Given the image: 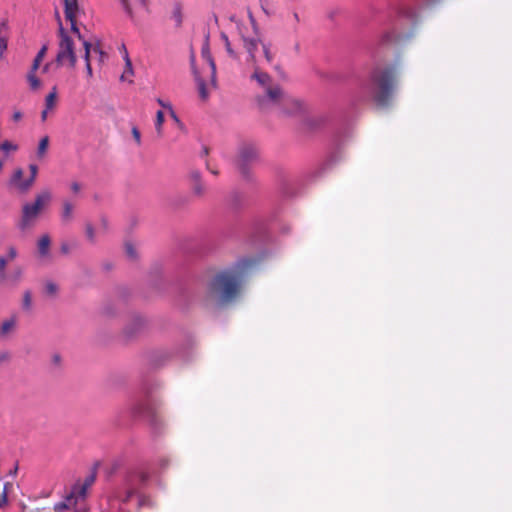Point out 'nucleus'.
I'll use <instances>...</instances> for the list:
<instances>
[{
    "label": "nucleus",
    "mask_w": 512,
    "mask_h": 512,
    "mask_svg": "<svg viewBox=\"0 0 512 512\" xmlns=\"http://www.w3.org/2000/svg\"><path fill=\"white\" fill-rule=\"evenodd\" d=\"M400 72L401 63L396 59L394 62L373 65L361 80L363 92L369 96L377 109L385 110L392 105Z\"/></svg>",
    "instance_id": "f257e3e1"
},
{
    "label": "nucleus",
    "mask_w": 512,
    "mask_h": 512,
    "mask_svg": "<svg viewBox=\"0 0 512 512\" xmlns=\"http://www.w3.org/2000/svg\"><path fill=\"white\" fill-rule=\"evenodd\" d=\"M262 257H243L228 269L215 274L208 284V295L218 304L232 302L240 292V288L248 271L260 263Z\"/></svg>",
    "instance_id": "f03ea898"
},
{
    "label": "nucleus",
    "mask_w": 512,
    "mask_h": 512,
    "mask_svg": "<svg viewBox=\"0 0 512 512\" xmlns=\"http://www.w3.org/2000/svg\"><path fill=\"white\" fill-rule=\"evenodd\" d=\"M156 384L148 378H143L140 384L141 398L131 407V414L134 418H141L147 421L154 435L162 433L164 424L157 413L156 400L151 397Z\"/></svg>",
    "instance_id": "7ed1b4c3"
},
{
    "label": "nucleus",
    "mask_w": 512,
    "mask_h": 512,
    "mask_svg": "<svg viewBox=\"0 0 512 512\" xmlns=\"http://www.w3.org/2000/svg\"><path fill=\"white\" fill-rule=\"evenodd\" d=\"M256 101L261 110L268 109L270 105H276L281 108L283 114L288 116L299 115L304 111L303 103L286 95L280 86L267 87L263 95L256 97Z\"/></svg>",
    "instance_id": "20e7f679"
},
{
    "label": "nucleus",
    "mask_w": 512,
    "mask_h": 512,
    "mask_svg": "<svg viewBox=\"0 0 512 512\" xmlns=\"http://www.w3.org/2000/svg\"><path fill=\"white\" fill-rule=\"evenodd\" d=\"M415 27L416 14L414 8L408 5L402 6L399 9L394 31L384 35L383 43L410 39L414 35Z\"/></svg>",
    "instance_id": "39448f33"
},
{
    "label": "nucleus",
    "mask_w": 512,
    "mask_h": 512,
    "mask_svg": "<svg viewBox=\"0 0 512 512\" xmlns=\"http://www.w3.org/2000/svg\"><path fill=\"white\" fill-rule=\"evenodd\" d=\"M260 153L257 145L252 142H243L238 147L235 165L244 181H255L252 166L259 161Z\"/></svg>",
    "instance_id": "423d86ee"
},
{
    "label": "nucleus",
    "mask_w": 512,
    "mask_h": 512,
    "mask_svg": "<svg viewBox=\"0 0 512 512\" xmlns=\"http://www.w3.org/2000/svg\"><path fill=\"white\" fill-rule=\"evenodd\" d=\"M58 37V52L55 58L56 66H62L67 60L69 67L74 68L77 64L74 41L68 34L67 30L63 27L61 20H59Z\"/></svg>",
    "instance_id": "0eeeda50"
},
{
    "label": "nucleus",
    "mask_w": 512,
    "mask_h": 512,
    "mask_svg": "<svg viewBox=\"0 0 512 512\" xmlns=\"http://www.w3.org/2000/svg\"><path fill=\"white\" fill-rule=\"evenodd\" d=\"M51 199L48 191L41 192L35 198L33 203H26L22 207V215L18 227L20 230H26L39 216L44 205Z\"/></svg>",
    "instance_id": "6e6552de"
},
{
    "label": "nucleus",
    "mask_w": 512,
    "mask_h": 512,
    "mask_svg": "<svg viewBox=\"0 0 512 512\" xmlns=\"http://www.w3.org/2000/svg\"><path fill=\"white\" fill-rule=\"evenodd\" d=\"M147 320L141 315H133L123 328V335L127 340L138 337L147 328Z\"/></svg>",
    "instance_id": "1a4fd4ad"
},
{
    "label": "nucleus",
    "mask_w": 512,
    "mask_h": 512,
    "mask_svg": "<svg viewBox=\"0 0 512 512\" xmlns=\"http://www.w3.org/2000/svg\"><path fill=\"white\" fill-rule=\"evenodd\" d=\"M63 2L65 18L71 24V32L83 43V40L86 39L80 32L76 22V14L79 11L78 2L77 0H63Z\"/></svg>",
    "instance_id": "9d476101"
},
{
    "label": "nucleus",
    "mask_w": 512,
    "mask_h": 512,
    "mask_svg": "<svg viewBox=\"0 0 512 512\" xmlns=\"http://www.w3.org/2000/svg\"><path fill=\"white\" fill-rule=\"evenodd\" d=\"M173 356V352L167 349L152 350L147 353V364L152 369L163 367Z\"/></svg>",
    "instance_id": "9b49d317"
},
{
    "label": "nucleus",
    "mask_w": 512,
    "mask_h": 512,
    "mask_svg": "<svg viewBox=\"0 0 512 512\" xmlns=\"http://www.w3.org/2000/svg\"><path fill=\"white\" fill-rule=\"evenodd\" d=\"M196 299V290L195 288L188 284L182 283L177 288V296L176 301L177 304L182 308H187L191 303Z\"/></svg>",
    "instance_id": "f8f14e48"
},
{
    "label": "nucleus",
    "mask_w": 512,
    "mask_h": 512,
    "mask_svg": "<svg viewBox=\"0 0 512 512\" xmlns=\"http://www.w3.org/2000/svg\"><path fill=\"white\" fill-rule=\"evenodd\" d=\"M188 180L192 194L197 198L203 197L206 193V186L202 180L201 172L197 169H191L188 172Z\"/></svg>",
    "instance_id": "ddd939ff"
},
{
    "label": "nucleus",
    "mask_w": 512,
    "mask_h": 512,
    "mask_svg": "<svg viewBox=\"0 0 512 512\" xmlns=\"http://www.w3.org/2000/svg\"><path fill=\"white\" fill-rule=\"evenodd\" d=\"M267 239V230L263 223L256 222L252 227V232L250 235V243L252 245H256L258 243H263Z\"/></svg>",
    "instance_id": "4468645a"
},
{
    "label": "nucleus",
    "mask_w": 512,
    "mask_h": 512,
    "mask_svg": "<svg viewBox=\"0 0 512 512\" xmlns=\"http://www.w3.org/2000/svg\"><path fill=\"white\" fill-rule=\"evenodd\" d=\"M9 38L8 20L2 19L0 22V58H3L4 52L7 50Z\"/></svg>",
    "instance_id": "2eb2a0df"
},
{
    "label": "nucleus",
    "mask_w": 512,
    "mask_h": 512,
    "mask_svg": "<svg viewBox=\"0 0 512 512\" xmlns=\"http://www.w3.org/2000/svg\"><path fill=\"white\" fill-rule=\"evenodd\" d=\"M29 170H30V177L18 184V189L22 193L27 192L34 184L37 173H38V166L36 164H30Z\"/></svg>",
    "instance_id": "dca6fc26"
},
{
    "label": "nucleus",
    "mask_w": 512,
    "mask_h": 512,
    "mask_svg": "<svg viewBox=\"0 0 512 512\" xmlns=\"http://www.w3.org/2000/svg\"><path fill=\"white\" fill-rule=\"evenodd\" d=\"M162 275L163 269L160 264H155L151 267L150 270V281L154 288L161 290L162 289Z\"/></svg>",
    "instance_id": "f3484780"
},
{
    "label": "nucleus",
    "mask_w": 512,
    "mask_h": 512,
    "mask_svg": "<svg viewBox=\"0 0 512 512\" xmlns=\"http://www.w3.org/2000/svg\"><path fill=\"white\" fill-rule=\"evenodd\" d=\"M183 7L178 1L172 4L170 19L174 21L176 28H181L183 24Z\"/></svg>",
    "instance_id": "a211bd4d"
},
{
    "label": "nucleus",
    "mask_w": 512,
    "mask_h": 512,
    "mask_svg": "<svg viewBox=\"0 0 512 512\" xmlns=\"http://www.w3.org/2000/svg\"><path fill=\"white\" fill-rule=\"evenodd\" d=\"M193 75L195 77V81L197 83V88L199 92V96L202 100H206L209 96L206 83L204 79L200 76L197 68L193 67Z\"/></svg>",
    "instance_id": "6ab92c4d"
},
{
    "label": "nucleus",
    "mask_w": 512,
    "mask_h": 512,
    "mask_svg": "<svg viewBox=\"0 0 512 512\" xmlns=\"http://www.w3.org/2000/svg\"><path fill=\"white\" fill-rule=\"evenodd\" d=\"M279 192L282 198L289 199L296 195V188L290 181L283 180L280 184Z\"/></svg>",
    "instance_id": "aec40b11"
},
{
    "label": "nucleus",
    "mask_w": 512,
    "mask_h": 512,
    "mask_svg": "<svg viewBox=\"0 0 512 512\" xmlns=\"http://www.w3.org/2000/svg\"><path fill=\"white\" fill-rule=\"evenodd\" d=\"M338 161V157L336 155H331L330 158L318 169L310 174L311 179H316L322 176L327 169H329L333 164Z\"/></svg>",
    "instance_id": "412c9836"
},
{
    "label": "nucleus",
    "mask_w": 512,
    "mask_h": 512,
    "mask_svg": "<svg viewBox=\"0 0 512 512\" xmlns=\"http://www.w3.org/2000/svg\"><path fill=\"white\" fill-rule=\"evenodd\" d=\"M74 499V492H70L66 497L65 500L55 504L54 506V512H68L74 507L72 505V501Z\"/></svg>",
    "instance_id": "4be33fe9"
},
{
    "label": "nucleus",
    "mask_w": 512,
    "mask_h": 512,
    "mask_svg": "<svg viewBox=\"0 0 512 512\" xmlns=\"http://www.w3.org/2000/svg\"><path fill=\"white\" fill-rule=\"evenodd\" d=\"M325 123V118L323 116L310 117L306 118L304 121L307 129L314 131L320 129Z\"/></svg>",
    "instance_id": "5701e85b"
},
{
    "label": "nucleus",
    "mask_w": 512,
    "mask_h": 512,
    "mask_svg": "<svg viewBox=\"0 0 512 512\" xmlns=\"http://www.w3.org/2000/svg\"><path fill=\"white\" fill-rule=\"evenodd\" d=\"M201 55H202L203 59H205L208 62L210 68L214 69L215 61H214V59H213V57L211 55V52H210L209 36L206 37V41H205V43L202 46Z\"/></svg>",
    "instance_id": "b1692460"
},
{
    "label": "nucleus",
    "mask_w": 512,
    "mask_h": 512,
    "mask_svg": "<svg viewBox=\"0 0 512 512\" xmlns=\"http://www.w3.org/2000/svg\"><path fill=\"white\" fill-rule=\"evenodd\" d=\"M51 244L50 237L48 235H43L39 241H38V252L39 254L44 257L49 252V247Z\"/></svg>",
    "instance_id": "393cba45"
},
{
    "label": "nucleus",
    "mask_w": 512,
    "mask_h": 512,
    "mask_svg": "<svg viewBox=\"0 0 512 512\" xmlns=\"http://www.w3.org/2000/svg\"><path fill=\"white\" fill-rule=\"evenodd\" d=\"M251 78L256 80L258 84L263 87L270 84L271 82V77L269 74L265 72H260L258 70H255V72L251 75Z\"/></svg>",
    "instance_id": "a878e982"
},
{
    "label": "nucleus",
    "mask_w": 512,
    "mask_h": 512,
    "mask_svg": "<svg viewBox=\"0 0 512 512\" xmlns=\"http://www.w3.org/2000/svg\"><path fill=\"white\" fill-rule=\"evenodd\" d=\"M16 327V317L12 316L11 318L5 320L0 327L1 336H6Z\"/></svg>",
    "instance_id": "bb28decb"
},
{
    "label": "nucleus",
    "mask_w": 512,
    "mask_h": 512,
    "mask_svg": "<svg viewBox=\"0 0 512 512\" xmlns=\"http://www.w3.org/2000/svg\"><path fill=\"white\" fill-rule=\"evenodd\" d=\"M124 248H125V254L130 260H132V261L138 260L139 256H138L137 249L131 241H126Z\"/></svg>",
    "instance_id": "cd10ccee"
},
{
    "label": "nucleus",
    "mask_w": 512,
    "mask_h": 512,
    "mask_svg": "<svg viewBox=\"0 0 512 512\" xmlns=\"http://www.w3.org/2000/svg\"><path fill=\"white\" fill-rule=\"evenodd\" d=\"M244 46L249 53L251 60L255 59V51L257 50L258 41L255 39L244 38Z\"/></svg>",
    "instance_id": "c85d7f7f"
},
{
    "label": "nucleus",
    "mask_w": 512,
    "mask_h": 512,
    "mask_svg": "<svg viewBox=\"0 0 512 512\" xmlns=\"http://www.w3.org/2000/svg\"><path fill=\"white\" fill-rule=\"evenodd\" d=\"M72 213H73V205L70 202L65 201L63 203V210H62V213H61L62 221L65 222V223L71 221Z\"/></svg>",
    "instance_id": "c756f323"
},
{
    "label": "nucleus",
    "mask_w": 512,
    "mask_h": 512,
    "mask_svg": "<svg viewBox=\"0 0 512 512\" xmlns=\"http://www.w3.org/2000/svg\"><path fill=\"white\" fill-rule=\"evenodd\" d=\"M124 61H125V69H124L123 74L120 77L121 81L125 80L126 75H133L134 74L132 62H131V59L129 58V54H128L127 50H125Z\"/></svg>",
    "instance_id": "7c9ffc66"
},
{
    "label": "nucleus",
    "mask_w": 512,
    "mask_h": 512,
    "mask_svg": "<svg viewBox=\"0 0 512 512\" xmlns=\"http://www.w3.org/2000/svg\"><path fill=\"white\" fill-rule=\"evenodd\" d=\"M26 79L29 83L30 89L33 91L38 90L42 85L41 80L36 76V74L27 73Z\"/></svg>",
    "instance_id": "2f4dec72"
},
{
    "label": "nucleus",
    "mask_w": 512,
    "mask_h": 512,
    "mask_svg": "<svg viewBox=\"0 0 512 512\" xmlns=\"http://www.w3.org/2000/svg\"><path fill=\"white\" fill-rule=\"evenodd\" d=\"M56 99H57V90H56V87L54 86L52 88V91L45 98L46 109H52L55 106Z\"/></svg>",
    "instance_id": "473e14b6"
},
{
    "label": "nucleus",
    "mask_w": 512,
    "mask_h": 512,
    "mask_svg": "<svg viewBox=\"0 0 512 512\" xmlns=\"http://www.w3.org/2000/svg\"><path fill=\"white\" fill-rule=\"evenodd\" d=\"M32 308V293L30 290H26L23 293L22 309L24 311H30Z\"/></svg>",
    "instance_id": "72a5a7b5"
},
{
    "label": "nucleus",
    "mask_w": 512,
    "mask_h": 512,
    "mask_svg": "<svg viewBox=\"0 0 512 512\" xmlns=\"http://www.w3.org/2000/svg\"><path fill=\"white\" fill-rule=\"evenodd\" d=\"M48 145H49V137L44 136L43 138H41V140L39 141V144H38V148H37V156L39 158H42L44 156V154L47 151Z\"/></svg>",
    "instance_id": "f704fd0d"
},
{
    "label": "nucleus",
    "mask_w": 512,
    "mask_h": 512,
    "mask_svg": "<svg viewBox=\"0 0 512 512\" xmlns=\"http://www.w3.org/2000/svg\"><path fill=\"white\" fill-rule=\"evenodd\" d=\"M220 37H221V39H222V40H223V42H224L225 49H226V51H227L228 55H229L231 58H233V59H237V53H236V52L233 50V48L231 47V43H230V41H229L228 36H227L224 32H222V33L220 34Z\"/></svg>",
    "instance_id": "c9c22d12"
},
{
    "label": "nucleus",
    "mask_w": 512,
    "mask_h": 512,
    "mask_svg": "<svg viewBox=\"0 0 512 512\" xmlns=\"http://www.w3.org/2000/svg\"><path fill=\"white\" fill-rule=\"evenodd\" d=\"M164 113L162 110H158L156 113V120H155V129L158 134V136L162 135V126L164 123Z\"/></svg>",
    "instance_id": "e433bc0d"
},
{
    "label": "nucleus",
    "mask_w": 512,
    "mask_h": 512,
    "mask_svg": "<svg viewBox=\"0 0 512 512\" xmlns=\"http://www.w3.org/2000/svg\"><path fill=\"white\" fill-rule=\"evenodd\" d=\"M23 174H24L23 170L21 168H17L14 171V173H13L11 179H10V184L11 185H16L18 187V184L23 182L22 181Z\"/></svg>",
    "instance_id": "4c0bfd02"
},
{
    "label": "nucleus",
    "mask_w": 512,
    "mask_h": 512,
    "mask_svg": "<svg viewBox=\"0 0 512 512\" xmlns=\"http://www.w3.org/2000/svg\"><path fill=\"white\" fill-rule=\"evenodd\" d=\"M76 491H77L78 497L84 498L86 496L87 487H86V485H82L80 487L74 486L73 490L71 491V492H74V499L72 501L73 506H76V503H77Z\"/></svg>",
    "instance_id": "58836bf2"
},
{
    "label": "nucleus",
    "mask_w": 512,
    "mask_h": 512,
    "mask_svg": "<svg viewBox=\"0 0 512 512\" xmlns=\"http://www.w3.org/2000/svg\"><path fill=\"white\" fill-rule=\"evenodd\" d=\"M0 150H2L5 153H9L11 151L14 152L18 150V145L8 140H5L3 143H0Z\"/></svg>",
    "instance_id": "ea45409f"
},
{
    "label": "nucleus",
    "mask_w": 512,
    "mask_h": 512,
    "mask_svg": "<svg viewBox=\"0 0 512 512\" xmlns=\"http://www.w3.org/2000/svg\"><path fill=\"white\" fill-rule=\"evenodd\" d=\"M8 259L5 256H0V280L3 282L7 279L6 266Z\"/></svg>",
    "instance_id": "a19ab883"
},
{
    "label": "nucleus",
    "mask_w": 512,
    "mask_h": 512,
    "mask_svg": "<svg viewBox=\"0 0 512 512\" xmlns=\"http://www.w3.org/2000/svg\"><path fill=\"white\" fill-rule=\"evenodd\" d=\"M83 47H84V60L87 63H91L90 62V54H91V50H93V47L92 44L88 41V40H83Z\"/></svg>",
    "instance_id": "79ce46f5"
},
{
    "label": "nucleus",
    "mask_w": 512,
    "mask_h": 512,
    "mask_svg": "<svg viewBox=\"0 0 512 512\" xmlns=\"http://www.w3.org/2000/svg\"><path fill=\"white\" fill-rule=\"evenodd\" d=\"M230 204L231 206H233L234 208H238L240 206V203H241V194L237 191H233L231 194H230Z\"/></svg>",
    "instance_id": "37998d69"
},
{
    "label": "nucleus",
    "mask_w": 512,
    "mask_h": 512,
    "mask_svg": "<svg viewBox=\"0 0 512 512\" xmlns=\"http://www.w3.org/2000/svg\"><path fill=\"white\" fill-rule=\"evenodd\" d=\"M44 290L47 295L53 296L57 293L58 286L54 282L48 281L45 284Z\"/></svg>",
    "instance_id": "c03bdc74"
},
{
    "label": "nucleus",
    "mask_w": 512,
    "mask_h": 512,
    "mask_svg": "<svg viewBox=\"0 0 512 512\" xmlns=\"http://www.w3.org/2000/svg\"><path fill=\"white\" fill-rule=\"evenodd\" d=\"M85 232H86L87 239L90 242H94L95 241V230H94V227L92 226V224H90V223L86 224Z\"/></svg>",
    "instance_id": "a18cd8bd"
},
{
    "label": "nucleus",
    "mask_w": 512,
    "mask_h": 512,
    "mask_svg": "<svg viewBox=\"0 0 512 512\" xmlns=\"http://www.w3.org/2000/svg\"><path fill=\"white\" fill-rule=\"evenodd\" d=\"M127 491L125 501H128L131 497L136 494V489L130 484L129 479H126Z\"/></svg>",
    "instance_id": "49530a36"
},
{
    "label": "nucleus",
    "mask_w": 512,
    "mask_h": 512,
    "mask_svg": "<svg viewBox=\"0 0 512 512\" xmlns=\"http://www.w3.org/2000/svg\"><path fill=\"white\" fill-rule=\"evenodd\" d=\"M47 51H48V44L45 43V44H43L41 49L38 51L37 55L35 56V59H38L40 62H42V60L45 57Z\"/></svg>",
    "instance_id": "de8ad7c7"
},
{
    "label": "nucleus",
    "mask_w": 512,
    "mask_h": 512,
    "mask_svg": "<svg viewBox=\"0 0 512 512\" xmlns=\"http://www.w3.org/2000/svg\"><path fill=\"white\" fill-rule=\"evenodd\" d=\"M121 1V4L126 12V14L128 15V17H130L131 19L133 18V11L128 3V0H120Z\"/></svg>",
    "instance_id": "09e8293b"
},
{
    "label": "nucleus",
    "mask_w": 512,
    "mask_h": 512,
    "mask_svg": "<svg viewBox=\"0 0 512 512\" xmlns=\"http://www.w3.org/2000/svg\"><path fill=\"white\" fill-rule=\"evenodd\" d=\"M7 488H8V483L5 484L3 494L0 497V507H3L5 505H7V503H8Z\"/></svg>",
    "instance_id": "8fccbe9b"
},
{
    "label": "nucleus",
    "mask_w": 512,
    "mask_h": 512,
    "mask_svg": "<svg viewBox=\"0 0 512 512\" xmlns=\"http://www.w3.org/2000/svg\"><path fill=\"white\" fill-rule=\"evenodd\" d=\"M103 314L112 316L115 314V309L112 304H107L103 307Z\"/></svg>",
    "instance_id": "3c124183"
},
{
    "label": "nucleus",
    "mask_w": 512,
    "mask_h": 512,
    "mask_svg": "<svg viewBox=\"0 0 512 512\" xmlns=\"http://www.w3.org/2000/svg\"><path fill=\"white\" fill-rule=\"evenodd\" d=\"M93 52H95V53H98V54H99L100 61H103L105 58H107V57H108V55H107L105 52H103V51L101 50V48H100V45H99V44H97V45H95V46L93 47Z\"/></svg>",
    "instance_id": "603ef678"
},
{
    "label": "nucleus",
    "mask_w": 512,
    "mask_h": 512,
    "mask_svg": "<svg viewBox=\"0 0 512 512\" xmlns=\"http://www.w3.org/2000/svg\"><path fill=\"white\" fill-rule=\"evenodd\" d=\"M132 135H133V138L135 139V141L137 142L138 145L141 144V134H140V131L137 127H133L132 128Z\"/></svg>",
    "instance_id": "864d4df0"
},
{
    "label": "nucleus",
    "mask_w": 512,
    "mask_h": 512,
    "mask_svg": "<svg viewBox=\"0 0 512 512\" xmlns=\"http://www.w3.org/2000/svg\"><path fill=\"white\" fill-rule=\"evenodd\" d=\"M263 52H264V56L266 58V60L270 63L272 62L273 60V55L272 53L270 52V49L269 47L266 45V44H263Z\"/></svg>",
    "instance_id": "5fc2aeb1"
},
{
    "label": "nucleus",
    "mask_w": 512,
    "mask_h": 512,
    "mask_svg": "<svg viewBox=\"0 0 512 512\" xmlns=\"http://www.w3.org/2000/svg\"><path fill=\"white\" fill-rule=\"evenodd\" d=\"M16 257H17V250H16V248L13 247V246H10L8 248V254H7L6 258L9 261V260L15 259Z\"/></svg>",
    "instance_id": "6e6d98bb"
},
{
    "label": "nucleus",
    "mask_w": 512,
    "mask_h": 512,
    "mask_svg": "<svg viewBox=\"0 0 512 512\" xmlns=\"http://www.w3.org/2000/svg\"><path fill=\"white\" fill-rule=\"evenodd\" d=\"M41 62L38 59L33 60L31 68L28 73L36 74V71L39 69Z\"/></svg>",
    "instance_id": "4d7b16f0"
},
{
    "label": "nucleus",
    "mask_w": 512,
    "mask_h": 512,
    "mask_svg": "<svg viewBox=\"0 0 512 512\" xmlns=\"http://www.w3.org/2000/svg\"><path fill=\"white\" fill-rule=\"evenodd\" d=\"M10 359V354L7 351L0 352V364L3 362H7Z\"/></svg>",
    "instance_id": "13d9d810"
},
{
    "label": "nucleus",
    "mask_w": 512,
    "mask_h": 512,
    "mask_svg": "<svg viewBox=\"0 0 512 512\" xmlns=\"http://www.w3.org/2000/svg\"><path fill=\"white\" fill-rule=\"evenodd\" d=\"M60 251L62 254L67 255L70 252V246L68 243L63 242L60 247Z\"/></svg>",
    "instance_id": "bf43d9fd"
},
{
    "label": "nucleus",
    "mask_w": 512,
    "mask_h": 512,
    "mask_svg": "<svg viewBox=\"0 0 512 512\" xmlns=\"http://www.w3.org/2000/svg\"><path fill=\"white\" fill-rule=\"evenodd\" d=\"M216 64H214V69L211 68V84L216 87Z\"/></svg>",
    "instance_id": "052dcab7"
},
{
    "label": "nucleus",
    "mask_w": 512,
    "mask_h": 512,
    "mask_svg": "<svg viewBox=\"0 0 512 512\" xmlns=\"http://www.w3.org/2000/svg\"><path fill=\"white\" fill-rule=\"evenodd\" d=\"M339 12H340L339 9H333L328 12L327 17L330 20H334L336 18V16L339 14Z\"/></svg>",
    "instance_id": "680f3d73"
},
{
    "label": "nucleus",
    "mask_w": 512,
    "mask_h": 512,
    "mask_svg": "<svg viewBox=\"0 0 512 512\" xmlns=\"http://www.w3.org/2000/svg\"><path fill=\"white\" fill-rule=\"evenodd\" d=\"M22 117H23L22 113L20 111H16L12 115V120L14 122H18V121H20L22 119Z\"/></svg>",
    "instance_id": "e2e57ef3"
},
{
    "label": "nucleus",
    "mask_w": 512,
    "mask_h": 512,
    "mask_svg": "<svg viewBox=\"0 0 512 512\" xmlns=\"http://www.w3.org/2000/svg\"><path fill=\"white\" fill-rule=\"evenodd\" d=\"M80 189H81V186H80V184H79L78 182H73V183L71 184V190H72L74 193L79 192V191H80Z\"/></svg>",
    "instance_id": "0e129e2a"
},
{
    "label": "nucleus",
    "mask_w": 512,
    "mask_h": 512,
    "mask_svg": "<svg viewBox=\"0 0 512 512\" xmlns=\"http://www.w3.org/2000/svg\"><path fill=\"white\" fill-rule=\"evenodd\" d=\"M157 103L164 108L172 109V106L169 103H165L161 98L157 99Z\"/></svg>",
    "instance_id": "69168bd1"
},
{
    "label": "nucleus",
    "mask_w": 512,
    "mask_h": 512,
    "mask_svg": "<svg viewBox=\"0 0 512 512\" xmlns=\"http://www.w3.org/2000/svg\"><path fill=\"white\" fill-rule=\"evenodd\" d=\"M171 111V117L173 118V120L179 124L180 127H182V123L181 121L179 120L178 116L176 115V113L173 111V109L170 110Z\"/></svg>",
    "instance_id": "338daca9"
},
{
    "label": "nucleus",
    "mask_w": 512,
    "mask_h": 512,
    "mask_svg": "<svg viewBox=\"0 0 512 512\" xmlns=\"http://www.w3.org/2000/svg\"><path fill=\"white\" fill-rule=\"evenodd\" d=\"M52 65H53V62H47V63L43 66V68H42V72H43V73H47V72L50 70V68L52 67Z\"/></svg>",
    "instance_id": "774afa93"
}]
</instances>
